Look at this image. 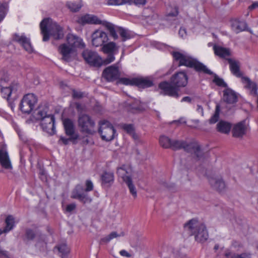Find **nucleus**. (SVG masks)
Masks as SVG:
<instances>
[{"label":"nucleus","mask_w":258,"mask_h":258,"mask_svg":"<svg viewBox=\"0 0 258 258\" xmlns=\"http://www.w3.org/2000/svg\"><path fill=\"white\" fill-rule=\"evenodd\" d=\"M188 83V77L184 72H179L170 78V82L163 81L159 84V88L164 95L178 98L179 89L185 87Z\"/></svg>","instance_id":"obj_1"},{"label":"nucleus","mask_w":258,"mask_h":258,"mask_svg":"<svg viewBox=\"0 0 258 258\" xmlns=\"http://www.w3.org/2000/svg\"><path fill=\"white\" fill-rule=\"evenodd\" d=\"M40 27L44 41L48 40L50 36L54 39H60L63 37V29L49 18L43 19L40 24Z\"/></svg>","instance_id":"obj_2"},{"label":"nucleus","mask_w":258,"mask_h":258,"mask_svg":"<svg viewBox=\"0 0 258 258\" xmlns=\"http://www.w3.org/2000/svg\"><path fill=\"white\" fill-rule=\"evenodd\" d=\"M172 56L174 59L179 62V66H184L194 68L198 72H203L209 75L213 74V72L206 66L186 53L175 51L172 52Z\"/></svg>","instance_id":"obj_3"},{"label":"nucleus","mask_w":258,"mask_h":258,"mask_svg":"<svg viewBox=\"0 0 258 258\" xmlns=\"http://www.w3.org/2000/svg\"><path fill=\"white\" fill-rule=\"evenodd\" d=\"M184 227L191 235L195 236V240L198 242H204L209 237L205 225L196 219L188 221L184 224Z\"/></svg>","instance_id":"obj_4"},{"label":"nucleus","mask_w":258,"mask_h":258,"mask_svg":"<svg viewBox=\"0 0 258 258\" xmlns=\"http://www.w3.org/2000/svg\"><path fill=\"white\" fill-rule=\"evenodd\" d=\"M117 173L127 185L131 194L134 199L136 198L137 192L136 188L133 183L132 177L133 169L132 167L130 165H123L117 168Z\"/></svg>","instance_id":"obj_5"},{"label":"nucleus","mask_w":258,"mask_h":258,"mask_svg":"<svg viewBox=\"0 0 258 258\" xmlns=\"http://www.w3.org/2000/svg\"><path fill=\"white\" fill-rule=\"evenodd\" d=\"M170 148L176 150L183 149L187 152L194 153L198 160H200L203 156V152L200 146L196 143H190L187 144L183 141L173 140L171 141Z\"/></svg>","instance_id":"obj_6"},{"label":"nucleus","mask_w":258,"mask_h":258,"mask_svg":"<svg viewBox=\"0 0 258 258\" xmlns=\"http://www.w3.org/2000/svg\"><path fill=\"white\" fill-rule=\"evenodd\" d=\"M78 125L81 131L92 135L95 133V123L91 117L86 114H80L78 117Z\"/></svg>","instance_id":"obj_7"},{"label":"nucleus","mask_w":258,"mask_h":258,"mask_svg":"<svg viewBox=\"0 0 258 258\" xmlns=\"http://www.w3.org/2000/svg\"><path fill=\"white\" fill-rule=\"evenodd\" d=\"M99 133L102 140L110 141L113 140L115 134V131L109 121L103 120L100 122Z\"/></svg>","instance_id":"obj_8"},{"label":"nucleus","mask_w":258,"mask_h":258,"mask_svg":"<svg viewBox=\"0 0 258 258\" xmlns=\"http://www.w3.org/2000/svg\"><path fill=\"white\" fill-rule=\"evenodd\" d=\"M37 101V97L34 94L29 93L25 95L21 101L20 105L21 110L25 113H30Z\"/></svg>","instance_id":"obj_9"},{"label":"nucleus","mask_w":258,"mask_h":258,"mask_svg":"<svg viewBox=\"0 0 258 258\" xmlns=\"http://www.w3.org/2000/svg\"><path fill=\"white\" fill-rule=\"evenodd\" d=\"M82 56L85 61L90 66L99 67L102 64V60L98 53L95 51L86 49L82 52Z\"/></svg>","instance_id":"obj_10"},{"label":"nucleus","mask_w":258,"mask_h":258,"mask_svg":"<svg viewBox=\"0 0 258 258\" xmlns=\"http://www.w3.org/2000/svg\"><path fill=\"white\" fill-rule=\"evenodd\" d=\"M102 76L109 82L117 80L120 77L118 67L115 65H112L106 68L102 73Z\"/></svg>","instance_id":"obj_11"},{"label":"nucleus","mask_w":258,"mask_h":258,"mask_svg":"<svg viewBox=\"0 0 258 258\" xmlns=\"http://www.w3.org/2000/svg\"><path fill=\"white\" fill-rule=\"evenodd\" d=\"M84 190V188L82 185H77L72 191L71 198L78 199L83 204L91 203L92 199L87 195L83 193Z\"/></svg>","instance_id":"obj_12"},{"label":"nucleus","mask_w":258,"mask_h":258,"mask_svg":"<svg viewBox=\"0 0 258 258\" xmlns=\"http://www.w3.org/2000/svg\"><path fill=\"white\" fill-rule=\"evenodd\" d=\"M92 44L95 47L102 46L108 41L107 34L101 30H95L92 34Z\"/></svg>","instance_id":"obj_13"},{"label":"nucleus","mask_w":258,"mask_h":258,"mask_svg":"<svg viewBox=\"0 0 258 258\" xmlns=\"http://www.w3.org/2000/svg\"><path fill=\"white\" fill-rule=\"evenodd\" d=\"M41 120V125L42 129L48 134L53 135L55 132L54 115L49 114L48 116L43 118Z\"/></svg>","instance_id":"obj_14"},{"label":"nucleus","mask_w":258,"mask_h":258,"mask_svg":"<svg viewBox=\"0 0 258 258\" xmlns=\"http://www.w3.org/2000/svg\"><path fill=\"white\" fill-rule=\"evenodd\" d=\"M208 178L210 184L215 190L220 192L225 189V183L221 176L213 175Z\"/></svg>","instance_id":"obj_15"},{"label":"nucleus","mask_w":258,"mask_h":258,"mask_svg":"<svg viewBox=\"0 0 258 258\" xmlns=\"http://www.w3.org/2000/svg\"><path fill=\"white\" fill-rule=\"evenodd\" d=\"M63 124L66 134L71 137V139L76 140L79 138L78 134L75 133V127L73 121L69 118L63 120Z\"/></svg>","instance_id":"obj_16"},{"label":"nucleus","mask_w":258,"mask_h":258,"mask_svg":"<svg viewBox=\"0 0 258 258\" xmlns=\"http://www.w3.org/2000/svg\"><path fill=\"white\" fill-rule=\"evenodd\" d=\"M13 40L21 44L24 48L28 52L33 51V48L30 43V39L27 38L24 35H19L15 34L13 36Z\"/></svg>","instance_id":"obj_17"},{"label":"nucleus","mask_w":258,"mask_h":258,"mask_svg":"<svg viewBox=\"0 0 258 258\" xmlns=\"http://www.w3.org/2000/svg\"><path fill=\"white\" fill-rule=\"evenodd\" d=\"M77 22L81 25H85L86 24H101L103 21L100 20L97 16L87 14L80 17Z\"/></svg>","instance_id":"obj_18"},{"label":"nucleus","mask_w":258,"mask_h":258,"mask_svg":"<svg viewBox=\"0 0 258 258\" xmlns=\"http://www.w3.org/2000/svg\"><path fill=\"white\" fill-rule=\"evenodd\" d=\"M68 44L75 50L76 48H84L85 46L80 37L72 34H69L67 37Z\"/></svg>","instance_id":"obj_19"},{"label":"nucleus","mask_w":258,"mask_h":258,"mask_svg":"<svg viewBox=\"0 0 258 258\" xmlns=\"http://www.w3.org/2000/svg\"><path fill=\"white\" fill-rule=\"evenodd\" d=\"M143 13L146 22L149 24L153 25L158 22L159 16L152 8L145 9Z\"/></svg>","instance_id":"obj_20"},{"label":"nucleus","mask_w":258,"mask_h":258,"mask_svg":"<svg viewBox=\"0 0 258 258\" xmlns=\"http://www.w3.org/2000/svg\"><path fill=\"white\" fill-rule=\"evenodd\" d=\"M246 125L245 121H240L235 124L232 129L233 136L236 138H241L246 134Z\"/></svg>","instance_id":"obj_21"},{"label":"nucleus","mask_w":258,"mask_h":258,"mask_svg":"<svg viewBox=\"0 0 258 258\" xmlns=\"http://www.w3.org/2000/svg\"><path fill=\"white\" fill-rule=\"evenodd\" d=\"M242 82L244 84V87L248 90L249 93L253 96L257 94V86L256 84L251 81L249 78L246 77H242Z\"/></svg>","instance_id":"obj_22"},{"label":"nucleus","mask_w":258,"mask_h":258,"mask_svg":"<svg viewBox=\"0 0 258 258\" xmlns=\"http://www.w3.org/2000/svg\"><path fill=\"white\" fill-rule=\"evenodd\" d=\"M58 50L62 56V59L66 61H69L70 59L71 54L75 50L68 44L64 43L59 46Z\"/></svg>","instance_id":"obj_23"},{"label":"nucleus","mask_w":258,"mask_h":258,"mask_svg":"<svg viewBox=\"0 0 258 258\" xmlns=\"http://www.w3.org/2000/svg\"><path fill=\"white\" fill-rule=\"evenodd\" d=\"M0 86L2 87L1 93L3 97L9 99L11 95L13 93H16L18 87L17 83L13 84L10 87H3L2 82L0 83Z\"/></svg>","instance_id":"obj_24"},{"label":"nucleus","mask_w":258,"mask_h":258,"mask_svg":"<svg viewBox=\"0 0 258 258\" xmlns=\"http://www.w3.org/2000/svg\"><path fill=\"white\" fill-rule=\"evenodd\" d=\"M223 99L228 104H233L237 102V96L234 91L227 88L224 91Z\"/></svg>","instance_id":"obj_25"},{"label":"nucleus","mask_w":258,"mask_h":258,"mask_svg":"<svg viewBox=\"0 0 258 258\" xmlns=\"http://www.w3.org/2000/svg\"><path fill=\"white\" fill-rule=\"evenodd\" d=\"M213 50L215 55L221 58H226L231 55V52L229 48L223 47L218 45L213 46Z\"/></svg>","instance_id":"obj_26"},{"label":"nucleus","mask_w":258,"mask_h":258,"mask_svg":"<svg viewBox=\"0 0 258 258\" xmlns=\"http://www.w3.org/2000/svg\"><path fill=\"white\" fill-rule=\"evenodd\" d=\"M126 107L128 111L133 113L140 112L144 109L141 102L137 99L132 100L126 103Z\"/></svg>","instance_id":"obj_27"},{"label":"nucleus","mask_w":258,"mask_h":258,"mask_svg":"<svg viewBox=\"0 0 258 258\" xmlns=\"http://www.w3.org/2000/svg\"><path fill=\"white\" fill-rule=\"evenodd\" d=\"M227 59L229 63L230 70L232 74L237 77H241L242 74L240 72L239 62L232 58H227Z\"/></svg>","instance_id":"obj_28"},{"label":"nucleus","mask_w":258,"mask_h":258,"mask_svg":"<svg viewBox=\"0 0 258 258\" xmlns=\"http://www.w3.org/2000/svg\"><path fill=\"white\" fill-rule=\"evenodd\" d=\"M0 163L2 167L5 169H11L12 168L7 152L2 150L0 151Z\"/></svg>","instance_id":"obj_29"},{"label":"nucleus","mask_w":258,"mask_h":258,"mask_svg":"<svg viewBox=\"0 0 258 258\" xmlns=\"http://www.w3.org/2000/svg\"><path fill=\"white\" fill-rule=\"evenodd\" d=\"M134 82L135 86L141 88H147L153 85V81L147 77L135 78Z\"/></svg>","instance_id":"obj_30"},{"label":"nucleus","mask_w":258,"mask_h":258,"mask_svg":"<svg viewBox=\"0 0 258 258\" xmlns=\"http://www.w3.org/2000/svg\"><path fill=\"white\" fill-rule=\"evenodd\" d=\"M102 184L108 186L114 181V174L112 172H104L101 176Z\"/></svg>","instance_id":"obj_31"},{"label":"nucleus","mask_w":258,"mask_h":258,"mask_svg":"<svg viewBox=\"0 0 258 258\" xmlns=\"http://www.w3.org/2000/svg\"><path fill=\"white\" fill-rule=\"evenodd\" d=\"M231 27L234 32L238 33L245 30L247 27V25L244 21L234 20L232 21Z\"/></svg>","instance_id":"obj_32"},{"label":"nucleus","mask_w":258,"mask_h":258,"mask_svg":"<svg viewBox=\"0 0 258 258\" xmlns=\"http://www.w3.org/2000/svg\"><path fill=\"white\" fill-rule=\"evenodd\" d=\"M6 226L4 229H0V235L3 233H7L11 231L14 227V218L12 215H9L5 220Z\"/></svg>","instance_id":"obj_33"},{"label":"nucleus","mask_w":258,"mask_h":258,"mask_svg":"<svg viewBox=\"0 0 258 258\" xmlns=\"http://www.w3.org/2000/svg\"><path fill=\"white\" fill-rule=\"evenodd\" d=\"M118 48L114 42H110L103 45L102 50L104 53H117Z\"/></svg>","instance_id":"obj_34"},{"label":"nucleus","mask_w":258,"mask_h":258,"mask_svg":"<svg viewBox=\"0 0 258 258\" xmlns=\"http://www.w3.org/2000/svg\"><path fill=\"white\" fill-rule=\"evenodd\" d=\"M231 124L225 121H220L217 124V131L223 134H228L231 130Z\"/></svg>","instance_id":"obj_35"},{"label":"nucleus","mask_w":258,"mask_h":258,"mask_svg":"<svg viewBox=\"0 0 258 258\" xmlns=\"http://www.w3.org/2000/svg\"><path fill=\"white\" fill-rule=\"evenodd\" d=\"M123 235H124L123 232H121L120 234H118L116 232H115V231L112 232L108 235L101 238L100 240V243H107L112 239L118 237L123 236Z\"/></svg>","instance_id":"obj_36"},{"label":"nucleus","mask_w":258,"mask_h":258,"mask_svg":"<svg viewBox=\"0 0 258 258\" xmlns=\"http://www.w3.org/2000/svg\"><path fill=\"white\" fill-rule=\"evenodd\" d=\"M171 140L164 135L161 136L159 138V144L160 146L165 149L170 148Z\"/></svg>","instance_id":"obj_37"},{"label":"nucleus","mask_w":258,"mask_h":258,"mask_svg":"<svg viewBox=\"0 0 258 258\" xmlns=\"http://www.w3.org/2000/svg\"><path fill=\"white\" fill-rule=\"evenodd\" d=\"M56 248L58 249V251L61 253V256L62 258H65L66 256L70 252V248L65 243L60 244L56 246Z\"/></svg>","instance_id":"obj_38"},{"label":"nucleus","mask_w":258,"mask_h":258,"mask_svg":"<svg viewBox=\"0 0 258 258\" xmlns=\"http://www.w3.org/2000/svg\"><path fill=\"white\" fill-rule=\"evenodd\" d=\"M101 24L105 26L107 28L110 32V34L111 36H112V37H113L114 39L117 38L118 36L113 25L104 21H103Z\"/></svg>","instance_id":"obj_39"},{"label":"nucleus","mask_w":258,"mask_h":258,"mask_svg":"<svg viewBox=\"0 0 258 258\" xmlns=\"http://www.w3.org/2000/svg\"><path fill=\"white\" fill-rule=\"evenodd\" d=\"M122 128L127 133L132 136L134 139L138 138L137 135L135 133L134 127L132 124H124L122 125Z\"/></svg>","instance_id":"obj_40"},{"label":"nucleus","mask_w":258,"mask_h":258,"mask_svg":"<svg viewBox=\"0 0 258 258\" xmlns=\"http://www.w3.org/2000/svg\"><path fill=\"white\" fill-rule=\"evenodd\" d=\"M117 32L123 41L129 39L131 37V34L127 30L122 28H118Z\"/></svg>","instance_id":"obj_41"},{"label":"nucleus","mask_w":258,"mask_h":258,"mask_svg":"<svg viewBox=\"0 0 258 258\" xmlns=\"http://www.w3.org/2000/svg\"><path fill=\"white\" fill-rule=\"evenodd\" d=\"M47 108L39 107L37 112V118L42 120L43 118L48 116L49 114H47Z\"/></svg>","instance_id":"obj_42"},{"label":"nucleus","mask_w":258,"mask_h":258,"mask_svg":"<svg viewBox=\"0 0 258 258\" xmlns=\"http://www.w3.org/2000/svg\"><path fill=\"white\" fill-rule=\"evenodd\" d=\"M67 5L68 8L73 12L78 11L82 7L80 4L73 2H68Z\"/></svg>","instance_id":"obj_43"},{"label":"nucleus","mask_w":258,"mask_h":258,"mask_svg":"<svg viewBox=\"0 0 258 258\" xmlns=\"http://www.w3.org/2000/svg\"><path fill=\"white\" fill-rule=\"evenodd\" d=\"M219 112H220V106L219 105H216L215 112L214 114L211 117V118L209 119V122L211 124L216 123L219 118Z\"/></svg>","instance_id":"obj_44"},{"label":"nucleus","mask_w":258,"mask_h":258,"mask_svg":"<svg viewBox=\"0 0 258 258\" xmlns=\"http://www.w3.org/2000/svg\"><path fill=\"white\" fill-rule=\"evenodd\" d=\"M128 4L127 0H107L106 4L108 6H119Z\"/></svg>","instance_id":"obj_45"},{"label":"nucleus","mask_w":258,"mask_h":258,"mask_svg":"<svg viewBox=\"0 0 258 258\" xmlns=\"http://www.w3.org/2000/svg\"><path fill=\"white\" fill-rule=\"evenodd\" d=\"M8 10V5L7 4L0 5V22H1L6 16Z\"/></svg>","instance_id":"obj_46"},{"label":"nucleus","mask_w":258,"mask_h":258,"mask_svg":"<svg viewBox=\"0 0 258 258\" xmlns=\"http://www.w3.org/2000/svg\"><path fill=\"white\" fill-rule=\"evenodd\" d=\"M213 82L218 86L220 87H226L227 84L224 80L219 78L217 75H215Z\"/></svg>","instance_id":"obj_47"},{"label":"nucleus","mask_w":258,"mask_h":258,"mask_svg":"<svg viewBox=\"0 0 258 258\" xmlns=\"http://www.w3.org/2000/svg\"><path fill=\"white\" fill-rule=\"evenodd\" d=\"M72 96L74 99H81L85 96V93L80 91L73 90Z\"/></svg>","instance_id":"obj_48"},{"label":"nucleus","mask_w":258,"mask_h":258,"mask_svg":"<svg viewBox=\"0 0 258 258\" xmlns=\"http://www.w3.org/2000/svg\"><path fill=\"white\" fill-rule=\"evenodd\" d=\"M128 4H135L136 6H140L145 5L146 4V0H127Z\"/></svg>","instance_id":"obj_49"},{"label":"nucleus","mask_w":258,"mask_h":258,"mask_svg":"<svg viewBox=\"0 0 258 258\" xmlns=\"http://www.w3.org/2000/svg\"><path fill=\"white\" fill-rule=\"evenodd\" d=\"M135 78L129 79L125 78H121L120 80V82L125 85H135L134 82Z\"/></svg>","instance_id":"obj_50"},{"label":"nucleus","mask_w":258,"mask_h":258,"mask_svg":"<svg viewBox=\"0 0 258 258\" xmlns=\"http://www.w3.org/2000/svg\"><path fill=\"white\" fill-rule=\"evenodd\" d=\"M231 258H251V254L247 252H243L241 254H234Z\"/></svg>","instance_id":"obj_51"},{"label":"nucleus","mask_w":258,"mask_h":258,"mask_svg":"<svg viewBox=\"0 0 258 258\" xmlns=\"http://www.w3.org/2000/svg\"><path fill=\"white\" fill-rule=\"evenodd\" d=\"M108 55L105 60H104V63L106 64H108L113 61L115 59L114 55L116 53H107Z\"/></svg>","instance_id":"obj_52"},{"label":"nucleus","mask_w":258,"mask_h":258,"mask_svg":"<svg viewBox=\"0 0 258 258\" xmlns=\"http://www.w3.org/2000/svg\"><path fill=\"white\" fill-rule=\"evenodd\" d=\"M86 188L85 190L86 191H90L93 189V184L92 182L90 180H87L86 182Z\"/></svg>","instance_id":"obj_53"},{"label":"nucleus","mask_w":258,"mask_h":258,"mask_svg":"<svg viewBox=\"0 0 258 258\" xmlns=\"http://www.w3.org/2000/svg\"><path fill=\"white\" fill-rule=\"evenodd\" d=\"M26 236L28 240H32L35 237L34 232L30 229H28L26 232Z\"/></svg>","instance_id":"obj_54"},{"label":"nucleus","mask_w":258,"mask_h":258,"mask_svg":"<svg viewBox=\"0 0 258 258\" xmlns=\"http://www.w3.org/2000/svg\"><path fill=\"white\" fill-rule=\"evenodd\" d=\"M76 208V205L75 203L69 204L67 206L66 211L67 212L71 213Z\"/></svg>","instance_id":"obj_55"},{"label":"nucleus","mask_w":258,"mask_h":258,"mask_svg":"<svg viewBox=\"0 0 258 258\" xmlns=\"http://www.w3.org/2000/svg\"><path fill=\"white\" fill-rule=\"evenodd\" d=\"M59 141H61L63 144L67 145L69 144L70 141L74 142L75 140L71 139V137L70 138H66L63 137H60Z\"/></svg>","instance_id":"obj_56"},{"label":"nucleus","mask_w":258,"mask_h":258,"mask_svg":"<svg viewBox=\"0 0 258 258\" xmlns=\"http://www.w3.org/2000/svg\"><path fill=\"white\" fill-rule=\"evenodd\" d=\"M75 105L77 110L79 112H82L85 109V106L78 102L76 103Z\"/></svg>","instance_id":"obj_57"},{"label":"nucleus","mask_w":258,"mask_h":258,"mask_svg":"<svg viewBox=\"0 0 258 258\" xmlns=\"http://www.w3.org/2000/svg\"><path fill=\"white\" fill-rule=\"evenodd\" d=\"M178 14V12L177 11V8H175L174 9V12L171 13H167L166 14V17L168 18L169 17H175Z\"/></svg>","instance_id":"obj_58"},{"label":"nucleus","mask_w":258,"mask_h":258,"mask_svg":"<svg viewBox=\"0 0 258 258\" xmlns=\"http://www.w3.org/2000/svg\"><path fill=\"white\" fill-rule=\"evenodd\" d=\"M258 8V2H254L251 5L248 7V10L251 11Z\"/></svg>","instance_id":"obj_59"},{"label":"nucleus","mask_w":258,"mask_h":258,"mask_svg":"<svg viewBox=\"0 0 258 258\" xmlns=\"http://www.w3.org/2000/svg\"><path fill=\"white\" fill-rule=\"evenodd\" d=\"M178 34L181 37L183 38L186 35L185 29L184 28H181L179 30Z\"/></svg>","instance_id":"obj_60"},{"label":"nucleus","mask_w":258,"mask_h":258,"mask_svg":"<svg viewBox=\"0 0 258 258\" xmlns=\"http://www.w3.org/2000/svg\"><path fill=\"white\" fill-rule=\"evenodd\" d=\"M119 253L122 256H124L127 257L130 256V254L125 250H120Z\"/></svg>","instance_id":"obj_61"},{"label":"nucleus","mask_w":258,"mask_h":258,"mask_svg":"<svg viewBox=\"0 0 258 258\" xmlns=\"http://www.w3.org/2000/svg\"><path fill=\"white\" fill-rule=\"evenodd\" d=\"M173 122H178L180 124H184L186 123V121L184 118H180L179 119L175 120Z\"/></svg>","instance_id":"obj_62"},{"label":"nucleus","mask_w":258,"mask_h":258,"mask_svg":"<svg viewBox=\"0 0 258 258\" xmlns=\"http://www.w3.org/2000/svg\"><path fill=\"white\" fill-rule=\"evenodd\" d=\"M190 101H191V98L188 96L184 97L181 100V102H190Z\"/></svg>","instance_id":"obj_63"},{"label":"nucleus","mask_w":258,"mask_h":258,"mask_svg":"<svg viewBox=\"0 0 258 258\" xmlns=\"http://www.w3.org/2000/svg\"><path fill=\"white\" fill-rule=\"evenodd\" d=\"M197 110L199 112L201 113L202 115H203V108L201 105H198Z\"/></svg>","instance_id":"obj_64"}]
</instances>
